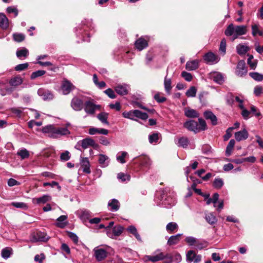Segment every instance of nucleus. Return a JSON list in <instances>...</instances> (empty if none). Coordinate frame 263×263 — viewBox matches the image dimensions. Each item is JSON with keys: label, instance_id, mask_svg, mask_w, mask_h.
<instances>
[{"label": "nucleus", "instance_id": "obj_29", "mask_svg": "<svg viewBox=\"0 0 263 263\" xmlns=\"http://www.w3.org/2000/svg\"><path fill=\"white\" fill-rule=\"evenodd\" d=\"M37 93L39 96H42L45 100H50L53 98V95L50 92L44 89H39Z\"/></svg>", "mask_w": 263, "mask_h": 263}, {"label": "nucleus", "instance_id": "obj_43", "mask_svg": "<svg viewBox=\"0 0 263 263\" xmlns=\"http://www.w3.org/2000/svg\"><path fill=\"white\" fill-rule=\"evenodd\" d=\"M205 218L206 221L210 224H213L217 222L216 217L211 213L206 214Z\"/></svg>", "mask_w": 263, "mask_h": 263}, {"label": "nucleus", "instance_id": "obj_27", "mask_svg": "<svg viewBox=\"0 0 263 263\" xmlns=\"http://www.w3.org/2000/svg\"><path fill=\"white\" fill-rule=\"evenodd\" d=\"M199 63L198 60L188 61L186 64V69L190 71L196 70L199 67Z\"/></svg>", "mask_w": 263, "mask_h": 263}, {"label": "nucleus", "instance_id": "obj_54", "mask_svg": "<svg viewBox=\"0 0 263 263\" xmlns=\"http://www.w3.org/2000/svg\"><path fill=\"white\" fill-rule=\"evenodd\" d=\"M11 205L16 208L22 209H26L28 207L26 203L22 202H13L11 203Z\"/></svg>", "mask_w": 263, "mask_h": 263}, {"label": "nucleus", "instance_id": "obj_6", "mask_svg": "<svg viewBox=\"0 0 263 263\" xmlns=\"http://www.w3.org/2000/svg\"><path fill=\"white\" fill-rule=\"evenodd\" d=\"M93 142V139L90 138H85L82 140L78 141L75 146V148L79 151H82L81 147L83 149H86L91 146Z\"/></svg>", "mask_w": 263, "mask_h": 263}, {"label": "nucleus", "instance_id": "obj_5", "mask_svg": "<svg viewBox=\"0 0 263 263\" xmlns=\"http://www.w3.org/2000/svg\"><path fill=\"white\" fill-rule=\"evenodd\" d=\"M186 260L188 262H193L194 263H198L201 260V256L197 255L193 250L189 251L186 255Z\"/></svg>", "mask_w": 263, "mask_h": 263}, {"label": "nucleus", "instance_id": "obj_28", "mask_svg": "<svg viewBox=\"0 0 263 263\" xmlns=\"http://www.w3.org/2000/svg\"><path fill=\"white\" fill-rule=\"evenodd\" d=\"M108 133V130L104 128H98L95 127H91L89 129V134L90 135H95L96 134L106 135Z\"/></svg>", "mask_w": 263, "mask_h": 263}, {"label": "nucleus", "instance_id": "obj_44", "mask_svg": "<svg viewBox=\"0 0 263 263\" xmlns=\"http://www.w3.org/2000/svg\"><path fill=\"white\" fill-rule=\"evenodd\" d=\"M128 156V154L126 152H121L119 153L117 156V160L121 163L124 164L126 162L125 158Z\"/></svg>", "mask_w": 263, "mask_h": 263}, {"label": "nucleus", "instance_id": "obj_20", "mask_svg": "<svg viewBox=\"0 0 263 263\" xmlns=\"http://www.w3.org/2000/svg\"><path fill=\"white\" fill-rule=\"evenodd\" d=\"M77 214L79 217L83 222L86 221L91 216L90 212L86 210H80L78 211Z\"/></svg>", "mask_w": 263, "mask_h": 263}, {"label": "nucleus", "instance_id": "obj_3", "mask_svg": "<svg viewBox=\"0 0 263 263\" xmlns=\"http://www.w3.org/2000/svg\"><path fill=\"white\" fill-rule=\"evenodd\" d=\"M83 108L86 113L90 115H93L96 110L101 109V106L95 104L92 101L89 100L85 102Z\"/></svg>", "mask_w": 263, "mask_h": 263}, {"label": "nucleus", "instance_id": "obj_46", "mask_svg": "<svg viewBox=\"0 0 263 263\" xmlns=\"http://www.w3.org/2000/svg\"><path fill=\"white\" fill-rule=\"evenodd\" d=\"M127 230L132 234H133L136 239L139 241H141V238L140 235L138 233L137 229L135 227L133 226H129Z\"/></svg>", "mask_w": 263, "mask_h": 263}, {"label": "nucleus", "instance_id": "obj_63", "mask_svg": "<svg viewBox=\"0 0 263 263\" xmlns=\"http://www.w3.org/2000/svg\"><path fill=\"white\" fill-rule=\"evenodd\" d=\"M263 93V87L257 85L255 87L254 89V93L256 96H259Z\"/></svg>", "mask_w": 263, "mask_h": 263}, {"label": "nucleus", "instance_id": "obj_41", "mask_svg": "<svg viewBox=\"0 0 263 263\" xmlns=\"http://www.w3.org/2000/svg\"><path fill=\"white\" fill-rule=\"evenodd\" d=\"M134 117L141 119L142 120H146L148 118V115L145 112H143L139 110H134Z\"/></svg>", "mask_w": 263, "mask_h": 263}, {"label": "nucleus", "instance_id": "obj_37", "mask_svg": "<svg viewBox=\"0 0 263 263\" xmlns=\"http://www.w3.org/2000/svg\"><path fill=\"white\" fill-rule=\"evenodd\" d=\"M108 117V114L105 112H101L97 115V118L103 123L106 125H109V122L107 121Z\"/></svg>", "mask_w": 263, "mask_h": 263}, {"label": "nucleus", "instance_id": "obj_13", "mask_svg": "<svg viewBox=\"0 0 263 263\" xmlns=\"http://www.w3.org/2000/svg\"><path fill=\"white\" fill-rule=\"evenodd\" d=\"M55 126L53 125H48L43 127L42 131L47 136L52 138H55Z\"/></svg>", "mask_w": 263, "mask_h": 263}, {"label": "nucleus", "instance_id": "obj_38", "mask_svg": "<svg viewBox=\"0 0 263 263\" xmlns=\"http://www.w3.org/2000/svg\"><path fill=\"white\" fill-rule=\"evenodd\" d=\"M178 226L174 222H169L166 226V230L169 233H173L175 230H178Z\"/></svg>", "mask_w": 263, "mask_h": 263}, {"label": "nucleus", "instance_id": "obj_17", "mask_svg": "<svg viewBox=\"0 0 263 263\" xmlns=\"http://www.w3.org/2000/svg\"><path fill=\"white\" fill-rule=\"evenodd\" d=\"M80 163L83 172L86 174H90L91 172L90 169V165L88 159L87 158H81Z\"/></svg>", "mask_w": 263, "mask_h": 263}, {"label": "nucleus", "instance_id": "obj_4", "mask_svg": "<svg viewBox=\"0 0 263 263\" xmlns=\"http://www.w3.org/2000/svg\"><path fill=\"white\" fill-rule=\"evenodd\" d=\"M84 103L81 98L78 96H74L71 99L70 106L74 110L80 111L83 109Z\"/></svg>", "mask_w": 263, "mask_h": 263}, {"label": "nucleus", "instance_id": "obj_36", "mask_svg": "<svg viewBox=\"0 0 263 263\" xmlns=\"http://www.w3.org/2000/svg\"><path fill=\"white\" fill-rule=\"evenodd\" d=\"M181 235V234H178L171 236L168 239L167 244L170 246H172L178 243L180 241Z\"/></svg>", "mask_w": 263, "mask_h": 263}, {"label": "nucleus", "instance_id": "obj_53", "mask_svg": "<svg viewBox=\"0 0 263 263\" xmlns=\"http://www.w3.org/2000/svg\"><path fill=\"white\" fill-rule=\"evenodd\" d=\"M122 115L125 118L129 119L130 120L134 121H137V120L134 118V110H130L129 111H124L122 114Z\"/></svg>", "mask_w": 263, "mask_h": 263}, {"label": "nucleus", "instance_id": "obj_16", "mask_svg": "<svg viewBox=\"0 0 263 263\" xmlns=\"http://www.w3.org/2000/svg\"><path fill=\"white\" fill-rule=\"evenodd\" d=\"M247 72V70L246 67L245 61L243 60L239 61L236 71L237 75L241 77L246 74Z\"/></svg>", "mask_w": 263, "mask_h": 263}, {"label": "nucleus", "instance_id": "obj_18", "mask_svg": "<svg viewBox=\"0 0 263 263\" xmlns=\"http://www.w3.org/2000/svg\"><path fill=\"white\" fill-rule=\"evenodd\" d=\"M249 134L246 129L235 133V137L237 141L246 140L248 138Z\"/></svg>", "mask_w": 263, "mask_h": 263}, {"label": "nucleus", "instance_id": "obj_19", "mask_svg": "<svg viewBox=\"0 0 263 263\" xmlns=\"http://www.w3.org/2000/svg\"><path fill=\"white\" fill-rule=\"evenodd\" d=\"M135 45L138 50L141 51L148 46V43L146 40L141 37L135 42Z\"/></svg>", "mask_w": 263, "mask_h": 263}, {"label": "nucleus", "instance_id": "obj_52", "mask_svg": "<svg viewBox=\"0 0 263 263\" xmlns=\"http://www.w3.org/2000/svg\"><path fill=\"white\" fill-rule=\"evenodd\" d=\"M197 89L194 86L191 87L186 92L185 95L187 97H194L196 96Z\"/></svg>", "mask_w": 263, "mask_h": 263}, {"label": "nucleus", "instance_id": "obj_34", "mask_svg": "<svg viewBox=\"0 0 263 263\" xmlns=\"http://www.w3.org/2000/svg\"><path fill=\"white\" fill-rule=\"evenodd\" d=\"M252 34L255 36L256 35L262 36L263 35V31L260 29V27L258 24H253L251 26Z\"/></svg>", "mask_w": 263, "mask_h": 263}, {"label": "nucleus", "instance_id": "obj_60", "mask_svg": "<svg viewBox=\"0 0 263 263\" xmlns=\"http://www.w3.org/2000/svg\"><path fill=\"white\" fill-rule=\"evenodd\" d=\"M198 121V128H199V131L201 130H204L206 128V124L205 121L201 118H199Z\"/></svg>", "mask_w": 263, "mask_h": 263}, {"label": "nucleus", "instance_id": "obj_49", "mask_svg": "<svg viewBox=\"0 0 263 263\" xmlns=\"http://www.w3.org/2000/svg\"><path fill=\"white\" fill-rule=\"evenodd\" d=\"M164 87L166 91V92L168 94H170V92L172 89V86H171V80L170 79L167 78L166 77L164 79Z\"/></svg>", "mask_w": 263, "mask_h": 263}, {"label": "nucleus", "instance_id": "obj_50", "mask_svg": "<svg viewBox=\"0 0 263 263\" xmlns=\"http://www.w3.org/2000/svg\"><path fill=\"white\" fill-rule=\"evenodd\" d=\"M160 135L159 133H154L149 135L148 136V140L150 143H157L159 139Z\"/></svg>", "mask_w": 263, "mask_h": 263}, {"label": "nucleus", "instance_id": "obj_2", "mask_svg": "<svg viewBox=\"0 0 263 263\" xmlns=\"http://www.w3.org/2000/svg\"><path fill=\"white\" fill-rule=\"evenodd\" d=\"M185 241L188 245L194 246L196 249L202 250L208 246V242L204 240L198 239L193 236H187L185 238Z\"/></svg>", "mask_w": 263, "mask_h": 263}, {"label": "nucleus", "instance_id": "obj_23", "mask_svg": "<svg viewBox=\"0 0 263 263\" xmlns=\"http://www.w3.org/2000/svg\"><path fill=\"white\" fill-rule=\"evenodd\" d=\"M147 260L151 261L152 262H156L160 260H162L166 258V256L162 252L155 255H148L146 256Z\"/></svg>", "mask_w": 263, "mask_h": 263}, {"label": "nucleus", "instance_id": "obj_25", "mask_svg": "<svg viewBox=\"0 0 263 263\" xmlns=\"http://www.w3.org/2000/svg\"><path fill=\"white\" fill-rule=\"evenodd\" d=\"M211 77L214 82L219 84L223 83L224 78L221 73L218 72H214L211 73Z\"/></svg>", "mask_w": 263, "mask_h": 263}, {"label": "nucleus", "instance_id": "obj_8", "mask_svg": "<svg viewBox=\"0 0 263 263\" xmlns=\"http://www.w3.org/2000/svg\"><path fill=\"white\" fill-rule=\"evenodd\" d=\"M61 88L63 93L66 95L73 90L75 88V86L70 82L64 80L62 82Z\"/></svg>", "mask_w": 263, "mask_h": 263}, {"label": "nucleus", "instance_id": "obj_61", "mask_svg": "<svg viewBox=\"0 0 263 263\" xmlns=\"http://www.w3.org/2000/svg\"><path fill=\"white\" fill-rule=\"evenodd\" d=\"M104 92L110 98L115 99L116 98V95L115 92L111 88H108L105 90Z\"/></svg>", "mask_w": 263, "mask_h": 263}, {"label": "nucleus", "instance_id": "obj_14", "mask_svg": "<svg viewBox=\"0 0 263 263\" xmlns=\"http://www.w3.org/2000/svg\"><path fill=\"white\" fill-rule=\"evenodd\" d=\"M70 125V124H67L65 127H55V138H58L62 136H66L70 134V132L68 129L67 127Z\"/></svg>", "mask_w": 263, "mask_h": 263}, {"label": "nucleus", "instance_id": "obj_51", "mask_svg": "<svg viewBox=\"0 0 263 263\" xmlns=\"http://www.w3.org/2000/svg\"><path fill=\"white\" fill-rule=\"evenodd\" d=\"M250 76L256 81H261L263 80V74H260L258 72H250Z\"/></svg>", "mask_w": 263, "mask_h": 263}, {"label": "nucleus", "instance_id": "obj_10", "mask_svg": "<svg viewBox=\"0 0 263 263\" xmlns=\"http://www.w3.org/2000/svg\"><path fill=\"white\" fill-rule=\"evenodd\" d=\"M129 89V86L126 84H119L115 87L116 92L121 96L127 95Z\"/></svg>", "mask_w": 263, "mask_h": 263}, {"label": "nucleus", "instance_id": "obj_47", "mask_svg": "<svg viewBox=\"0 0 263 263\" xmlns=\"http://www.w3.org/2000/svg\"><path fill=\"white\" fill-rule=\"evenodd\" d=\"M28 54L29 51L25 48H23L22 49L18 50L16 51V56L18 58H21L22 57L26 58L28 56Z\"/></svg>", "mask_w": 263, "mask_h": 263}, {"label": "nucleus", "instance_id": "obj_35", "mask_svg": "<svg viewBox=\"0 0 263 263\" xmlns=\"http://www.w3.org/2000/svg\"><path fill=\"white\" fill-rule=\"evenodd\" d=\"M175 143L180 147L186 148L189 144V141L186 137H182L178 139Z\"/></svg>", "mask_w": 263, "mask_h": 263}, {"label": "nucleus", "instance_id": "obj_1", "mask_svg": "<svg viewBox=\"0 0 263 263\" xmlns=\"http://www.w3.org/2000/svg\"><path fill=\"white\" fill-rule=\"evenodd\" d=\"M247 32V27L246 26H235L233 24H231L227 27L224 33L228 36H232L233 40H234L239 36L246 34Z\"/></svg>", "mask_w": 263, "mask_h": 263}, {"label": "nucleus", "instance_id": "obj_48", "mask_svg": "<svg viewBox=\"0 0 263 263\" xmlns=\"http://www.w3.org/2000/svg\"><path fill=\"white\" fill-rule=\"evenodd\" d=\"M17 155L20 156L22 159H25L29 156V152L25 148L19 150L17 153Z\"/></svg>", "mask_w": 263, "mask_h": 263}, {"label": "nucleus", "instance_id": "obj_62", "mask_svg": "<svg viewBox=\"0 0 263 263\" xmlns=\"http://www.w3.org/2000/svg\"><path fill=\"white\" fill-rule=\"evenodd\" d=\"M118 179L121 180L122 181H125L129 180L130 176L127 174L122 173H120L117 176Z\"/></svg>", "mask_w": 263, "mask_h": 263}, {"label": "nucleus", "instance_id": "obj_56", "mask_svg": "<svg viewBox=\"0 0 263 263\" xmlns=\"http://www.w3.org/2000/svg\"><path fill=\"white\" fill-rule=\"evenodd\" d=\"M223 185V182L220 178H216L213 182V186L217 189H220Z\"/></svg>", "mask_w": 263, "mask_h": 263}, {"label": "nucleus", "instance_id": "obj_58", "mask_svg": "<svg viewBox=\"0 0 263 263\" xmlns=\"http://www.w3.org/2000/svg\"><path fill=\"white\" fill-rule=\"evenodd\" d=\"M219 51L224 55L226 51V40L223 39L220 42Z\"/></svg>", "mask_w": 263, "mask_h": 263}, {"label": "nucleus", "instance_id": "obj_42", "mask_svg": "<svg viewBox=\"0 0 263 263\" xmlns=\"http://www.w3.org/2000/svg\"><path fill=\"white\" fill-rule=\"evenodd\" d=\"M236 49L239 54L243 55L247 52L249 48L247 46L239 44L237 46Z\"/></svg>", "mask_w": 263, "mask_h": 263}, {"label": "nucleus", "instance_id": "obj_11", "mask_svg": "<svg viewBox=\"0 0 263 263\" xmlns=\"http://www.w3.org/2000/svg\"><path fill=\"white\" fill-rule=\"evenodd\" d=\"M184 127L187 128L188 130L193 131L195 133H198L199 132V128H198V123L194 120H190L185 122L183 125Z\"/></svg>", "mask_w": 263, "mask_h": 263}, {"label": "nucleus", "instance_id": "obj_33", "mask_svg": "<svg viewBox=\"0 0 263 263\" xmlns=\"http://www.w3.org/2000/svg\"><path fill=\"white\" fill-rule=\"evenodd\" d=\"M108 206L110 208L111 211H117L119 209L120 203L118 200L112 199L108 202Z\"/></svg>", "mask_w": 263, "mask_h": 263}, {"label": "nucleus", "instance_id": "obj_39", "mask_svg": "<svg viewBox=\"0 0 263 263\" xmlns=\"http://www.w3.org/2000/svg\"><path fill=\"white\" fill-rule=\"evenodd\" d=\"M235 144V141L234 139H231L228 145H227L226 151V155L227 156H229L231 155L232 152L233 150L234 145Z\"/></svg>", "mask_w": 263, "mask_h": 263}, {"label": "nucleus", "instance_id": "obj_9", "mask_svg": "<svg viewBox=\"0 0 263 263\" xmlns=\"http://www.w3.org/2000/svg\"><path fill=\"white\" fill-rule=\"evenodd\" d=\"M95 253V256L97 260L100 261L105 258L107 255L106 251L102 248H99L98 247L95 248L93 249Z\"/></svg>", "mask_w": 263, "mask_h": 263}, {"label": "nucleus", "instance_id": "obj_30", "mask_svg": "<svg viewBox=\"0 0 263 263\" xmlns=\"http://www.w3.org/2000/svg\"><path fill=\"white\" fill-rule=\"evenodd\" d=\"M184 115L188 118H197L199 116V114L195 109L190 108H184Z\"/></svg>", "mask_w": 263, "mask_h": 263}, {"label": "nucleus", "instance_id": "obj_26", "mask_svg": "<svg viewBox=\"0 0 263 263\" xmlns=\"http://www.w3.org/2000/svg\"><path fill=\"white\" fill-rule=\"evenodd\" d=\"M204 116L206 120H210L213 125L217 123V120L216 116L211 111H205L204 112Z\"/></svg>", "mask_w": 263, "mask_h": 263}, {"label": "nucleus", "instance_id": "obj_64", "mask_svg": "<svg viewBox=\"0 0 263 263\" xmlns=\"http://www.w3.org/2000/svg\"><path fill=\"white\" fill-rule=\"evenodd\" d=\"M181 76L187 81L190 82L192 80L193 76L192 75L187 72L183 71L181 73Z\"/></svg>", "mask_w": 263, "mask_h": 263}, {"label": "nucleus", "instance_id": "obj_57", "mask_svg": "<svg viewBox=\"0 0 263 263\" xmlns=\"http://www.w3.org/2000/svg\"><path fill=\"white\" fill-rule=\"evenodd\" d=\"M140 165L142 166H147L150 165V160L149 158L146 156H143L140 158Z\"/></svg>", "mask_w": 263, "mask_h": 263}, {"label": "nucleus", "instance_id": "obj_24", "mask_svg": "<svg viewBox=\"0 0 263 263\" xmlns=\"http://www.w3.org/2000/svg\"><path fill=\"white\" fill-rule=\"evenodd\" d=\"M98 156V161L101 166L102 167H107L109 163V157L103 154H99Z\"/></svg>", "mask_w": 263, "mask_h": 263}, {"label": "nucleus", "instance_id": "obj_12", "mask_svg": "<svg viewBox=\"0 0 263 263\" xmlns=\"http://www.w3.org/2000/svg\"><path fill=\"white\" fill-rule=\"evenodd\" d=\"M14 91L12 86H8L6 83L0 81V94L2 96L12 93Z\"/></svg>", "mask_w": 263, "mask_h": 263}, {"label": "nucleus", "instance_id": "obj_32", "mask_svg": "<svg viewBox=\"0 0 263 263\" xmlns=\"http://www.w3.org/2000/svg\"><path fill=\"white\" fill-rule=\"evenodd\" d=\"M0 27L4 29L9 27V20L4 13H0Z\"/></svg>", "mask_w": 263, "mask_h": 263}, {"label": "nucleus", "instance_id": "obj_55", "mask_svg": "<svg viewBox=\"0 0 263 263\" xmlns=\"http://www.w3.org/2000/svg\"><path fill=\"white\" fill-rule=\"evenodd\" d=\"M45 73H46V71L45 70H37V71L32 72L30 78L31 79H34L37 77H39L44 75Z\"/></svg>", "mask_w": 263, "mask_h": 263}, {"label": "nucleus", "instance_id": "obj_45", "mask_svg": "<svg viewBox=\"0 0 263 263\" xmlns=\"http://www.w3.org/2000/svg\"><path fill=\"white\" fill-rule=\"evenodd\" d=\"M51 197L48 195H45L40 198H37L33 199V200H35L36 202L38 204L39 203H45L46 202L51 200Z\"/></svg>", "mask_w": 263, "mask_h": 263}, {"label": "nucleus", "instance_id": "obj_15", "mask_svg": "<svg viewBox=\"0 0 263 263\" xmlns=\"http://www.w3.org/2000/svg\"><path fill=\"white\" fill-rule=\"evenodd\" d=\"M124 228L121 225L116 226L112 229V233L107 232L108 236L112 238H114L115 237L119 236L121 235L123 233Z\"/></svg>", "mask_w": 263, "mask_h": 263}, {"label": "nucleus", "instance_id": "obj_7", "mask_svg": "<svg viewBox=\"0 0 263 263\" xmlns=\"http://www.w3.org/2000/svg\"><path fill=\"white\" fill-rule=\"evenodd\" d=\"M203 59L207 63L211 64H216L220 60L219 56L212 52H209L206 53L203 57Z\"/></svg>", "mask_w": 263, "mask_h": 263}, {"label": "nucleus", "instance_id": "obj_31", "mask_svg": "<svg viewBox=\"0 0 263 263\" xmlns=\"http://www.w3.org/2000/svg\"><path fill=\"white\" fill-rule=\"evenodd\" d=\"M67 216L65 215H62L57 219V222L56 226L60 228H64L68 224V222L66 220Z\"/></svg>", "mask_w": 263, "mask_h": 263}, {"label": "nucleus", "instance_id": "obj_21", "mask_svg": "<svg viewBox=\"0 0 263 263\" xmlns=\"http://www.w3.org/2000/svg\"><path fill=\"white\" fill-rule=\"evenodd\" d=\"M23 82V79L20 76H17L12 78L9 80V83L10 86L14 89L16 87L21 85Z\"/></svg>", "mask_w": 263, "mask_h": 263}, {"label": "nucleus", "instance_id": "obj_40", "mask_svg": "<svg viewBox=\"0 0 263 263\" xmlns=\"http://www.w3.org/2000/svg\"><path fill=\"white\" fill-rule=\"evenodd\" d=\"M12 254V249L10 248H5L3 249L1 251V255L3 258L4 259H7L10 257Z\"/></svg>", "mask_w": 263, "mask_h": 263}, {"label": "nucleus", "instance_id": "obj_22", "mask_svg": "<svg viewBox=\"0 0 263 263\" xmlns=\"http://www.w3.org/2000/svg\"><path fill=\"white\" fill-rule=\"evenodd\" d=\"M49 237L44 232H37L33 236V240L35 241H47Z\"/></svg>", "mask_w": 263, "mask_h": 263}, {"label": "nucleus", "instance_id": "obj_59", "mask_svg": "<svg viewBox=\"0 0 263 263\" xmlns=\"http://www.w3.org/2000/svg\"><path fill=\"white\" fill-rule=\"evenodd\" d=\"M13 37L14 40L17 42H21L25 39L24 35L21 33H14Z\"/></svg>", "mask_w": 263, "mask_h": 263}]
</instances>
